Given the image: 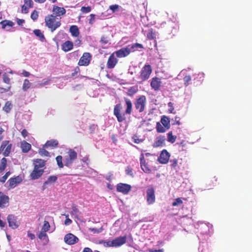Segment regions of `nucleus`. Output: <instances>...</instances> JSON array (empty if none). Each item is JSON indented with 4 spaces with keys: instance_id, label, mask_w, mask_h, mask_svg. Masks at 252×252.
<instances>
[{
    "instance_id": "f257e3e1",
    "label": "nucleus",
    "mask_w": 252,
    "mask_h": 252,
    "mask_svg": "<svg viewBox=\"0 0 252 252\" xmlns=\"http://www.w3.org/2000/svg\"><path fill=\"white\" fill-rule=\"evenodd\" d=\"M124 99L126 102V109L125 113H121L122 106L121 104H116L114 108V115L116 117L119 122L121 123L126 120V114L131 115L132 110V104L130 99L124 97Z\"/></svg>"
},
{
    "instance_id": "f03ea898",
    "label": "nucleus",
    "mask_w": 252,
    "mask_h": 252,
    "mask_svg": "<svg viewBox=\"0 0 252 252\" xmlns=\"http://www.w3.org/2000/svg\"><path fill=\"white\" fill-rule=\"evenodd\" d=\"M58 19L53 14L48 15L45 18L46 26L50 29L52 32L55 31L61 25V21L57 20Z\"/></svg>"
},
{
    "instance_id": "7ed1b4c3",
    "label": "nucleus",
    "mask_w": 252,
    "mask_h": 252,
    "mask_svg": "<svg viewBox=\"0 0 252 252\" xmlns=\"http://www.w3.org/2000/svg\"><path fill=\"white\" fill-rule=\"evenodd\" d=\"M146 103V97L144 95H140L135 99L134 103V107L139 113H142L145 109Z\"/></svg>"
},
{
    "instance_id": "20e7f679",
    "label": "nucleus",
    "mask_w": 252,
    "mask_h": 252,
    "mask_svg": "<svg viewBox=\"0 0 252 252\" xmlns=\"http://www.w3.org/2000/svg\"><path fill=\"white\" fill-rule=\"evenodd\" d=\"M12 144L9 140L2 141L0 146V154L2 153L4 157H8L10 155Z\"/></svg>"
},
{
    "instance_id": "39448f33",
    "label": "nucleus",
    "mask_w": 252,
    "mask_h": 252,
    "mask_svg": "<svg viewBox=\"0 0 252 252\" xmlns=\"http://www.w3.org/2000/svg\"><path fill=\"white\" fill-rule=\"evenodd\" d=\"M67 155L65 157L64 162L66 166H69L77 158V154L73 149H69L67 152Z\"/></svg>"
},
{
    "instance_id": "423d86ee",
    "label": "nucleus",
    "mask_w": 252,
    "mask_h": 252,
    "mask_svg": "<svg viewBox=\"0 0 252 252\" xmlns=\"http://www.w3.org/2000/svg\"><path fill=\"white\" fill-rule=\"evenodd\" d=\"M152 72V67L150 64L145 65L140 71L139 78L142 81L149 79Z\"/></svg>"
},
{
    "instance_id": "0eeeda50",
    "label": "nucleus",
    "mask_w": 252,
    "mask_h": 252,
    "mask_svg": "<svg viewBox=\"0 0 252 252\" xmlns=\"http://www.w3.org/2000/svg\"><path fill=\"white\" fill-rule=\"evenodd\" d=\"M7 220L10 227L13 229L17 228L20 225V222L17 220V218L14 215L10 214L7 216Z\"/></svg>"
},
{
    "instance_id": "6e6552de",
    "label": "nucleus",
    "mask_w": 252,
    "mask_h": 252,
    "mask_svg": "<svg viewBox=\"0 0 252 252\" xmlns=\"http://www.w3.org/2000/svg\"><path fill=\"white\" fill-rule=\"evenodd\" d=\"M92 59V56L90 53L85 52L80 59L78 64L80 66L88 65Z\"/></svg>"
},
{
    "instance_id": "1a4fd4ad",
    "label": "nucleus",
    "mask_w": 252,
    "mask_h": 252,
    "mask_svg": "<svg viewBox=\"0 0 252 252\" xmlns=\"http://www.w3.org/2000/svg\"><path fill=\"white\" fill-rule=\"evenodd\" d=\"M146 199L148 205L153 204L156 200L155 190L153 187L148 188L146 191Z\"/></svg>"
},
{
    "instance_id": "9d476101",
    "label": "nucleus",
    "mask_w": 252,
    "mask_h": 252,
    "mask_svg": "<svg viewBox=\"0 0 252 252\" xmlns=\"http://www.w3.org/2000/svg\"><path fill=\"white\" fill-rule=\"evenodd\" d=\"M118 63V60L117 59V57L113 52L108 58L106 63V67L108 69H112L115 67Z\"/></svg>"
},
{
    "instance_id": "9b49d317",
    "label": "nucleus",
    "mask_w": 252,
    "mask_h": 252,
    "mask_svg": "<svg viewBox=\"0 0 252 252\" xmlns=\"http://www.w3.org/2000/svg\"><path fill=\"white\" fill-rule=\"evenodd\" d=\"M131 52V50L128 47H123L120 50L114 52L116 56L119 58H125L128 56Z\"/></svg>"
},
{
    "instance_id": "f8f14e48",
    "label": "nucleus",
    "mask_w": 252,
    "mask_h": 252,
    "mask_svg": "<svg viewBox=\"0 0 252 252\" xmlns=\"http://www.w3.org/2000/svg\"><path fill=\"white\" fill-rule=\"evenodd\" d=\"M131 189V186L127 184L119 183L117 185V191L122 192L124 194H127Z\"/></svg>"
},
{
    "instance_id": "ddd939ff",
    "label": "nucleus",
    "mask_w": 252,
    "mask_h": 252,
    "mask_svg": "<svg viewBox=\"0 0 252 252\" xmlns=\"http://www.w3.org/2000/svg\"><path fill=\"white\" fill-rule=\"evenodd\" d=\"M170 166L172 170L176 172H179L182 167V162L177 158L171 159L169 160Z\"/></svg>"
},
{
    "instance_id": "4468645a",
    "label": "nucleus",
    "mask_w": 252,
    "mask_h": 252,
    "mask_svg": "<svg viewBox=\"0 0 252 252\" xmlns=\"http://www.w3.org/2000/svg\"><path fill=\"white\" fill-rule=\"evenodd\" d=\"M64 241L67 244L71 245L77 243L79 239L74 235L71 233H68L65 235Z\"/></svg>"
},
{
    "instance_id": "2eb2a0df",
    "label": "nucleus",
    "mask_w": 252,
    "mask_h": 252,
    "mask_svg": "<svg viewBox=\"0 0 252 252\" xmlns=\"http://www.w3.org/2000/svg\"><path fill=\"white\" fill-rule=\"evenodd\" d=\"M44 172V169H37L34 167L30 174V178L33 180L38 179L42 176Z\"/></svg>"
},
{
    "instance_id": "dca6fc26",
    "label": "nucleus",
    "mask_w": 252,
    "mask_h": 252,
    "mask_svg": "<svg viewBox=\"0 0 252 252\" xmlns=\"http://www.w3.org/2000/svg\"><path fill=\"white\" fill-rule=\"evenodd\" d=\"M169 153L166 150H163L160 154L158 161L161 164H166L169 161Z\"/></svg>"
},
{
    "instance_id": "f3484780",
    "label": "nucleus",
    "mask_w": 252,
    "mask_h": 252,
    "mask_svg": "<svg viewBox=\"0 0 252 252\" xmlns=\"http://www.w3.org/2000/svg\"><path fill=\"white\" fill-rule=\"evenodd\" d=\"M127 237L126 235L120 236L112 240L114 247H120L126 243Z\"/></svg>"
},
{
    "instance_id": "a211bd4d",
    "label": "nucleus",
    "mask_w": 252,
    "mask_h": 252,
    "mask_svg": "<svg viewBox=\"0 0 252 252\" xmlns=\"http://www.w3.org/2000/svg\"><path fill=\"white\" fill-rule=\"evenodd\" d=\"M140 166L142 170L146 173H150L151 170L148 167L147 164L145 160L144 156L143 154H141L140 157Z\"/></svg>"
},
{
    "instance_id": "6ab92c4d",
    "label": "nucleus",
    "mask_w": 252,
    "mask_h": 252,
    "mask_svg": "<svg viewBox=\"0 0 252 252\" xmlns=\"http://www.w3.org/2000/svg\"><path fill=\"white\" fill-rule=\"evenodd\" d=\"M53 15L57 17H60L64 15L66 13V10L63 7H61L57 5H54L53 7Z\"/></svg>"
},
{
    "instance_id": "aec40b11",
    "label": "nucleus",
    "mask_w": 252,
    "mask_h": 252,
    "mask_svg": "<svg viewBox=\"0 0 252 252\" xmlns=\"http://www.w3.org/2000/svg\"><path fill=\"white\" fill-rule=\"evenodd\" d=\"M9 197L0 191V208L6 207L9 205Z\"/></svg>"
},
{
    "instance_id": "412c9836",
    "label": "nucleus",
    "mask_w": 252,
    "mask_h": 252,
    "mask_svg": "<svg viewBox=\"0 0 252 252\" xmlns=\"http://www.w3.org/2000/svg\"><path fill=\"white\" fill-rule=\"evenodd\" d=\"M161 84L160 79L158 77L153 78L151 82V86L155 91H158L160 89Z\"/></svg>"
},
{
    "instance_id": "4be33fe9",
    "label": "nucleus",
    "mask_w": 252,
    "mask_h": 252,
    "mask_svg": "<svg viewBox=\"0 0 252 252\" xmlns=\"http://www.w3.org/2000/svg\"><path fill=\"white\" fill-rule=\"evenodd\" d=\"M22 181V178L19 176L15 178H11L8 180L9 186L10 188H14Z\"/></svg>"
},
{
    "instance_id": "5701e85b",
    "label": "nucleus",
    "mask_w": 252,
    "mask_h": 252,
    "mask_svg": "<svg viewBox=\"0 0 252 252\" xmlns=\"http://www.w3.org/2000/svg\"><path fill=\"white\" fill-rule=\"evenodd\" d=\"M34 167L37 169H43V168L45 166L46 161L39 158L34 159L33 160Z\"/></svg>"
},
{
    "instance_id": "b1692460",
    "label": "nucleus",
    "mask_w": 252,
    "mask_h": 252,
    "mask_svg": "<svg viewBox=\"0 0 252 252\" xmlns=\"http://www.w3.org/2000/svg\"><path fill=\"white\" fill-rule=\"evenodd\" d=\"M165 138L164 136H158L154 143V147H161L164 145Z\"/></svg>"
},
{
    "instance_id": "393cba45",
    "label": "nucleus",
    "mask_w": 252,
    "mask_h": 252,
    "mask_svg": "<svg viewBox=\"0 0 252 252\" xmlns=\"http://www.w3.org/2000/svg\"><path fill=\"white\" fill-rule=\"evenodd\" d=\"M73 47V42L69 40L65 41L62 45V50L65 52L71 50Z\"/></svg>"
},
{
    "instance_id": "a878e982",
    "label": "nucleus",
    "mask_w": 252,
    "mask_h": 252,
    "mask_svg": "<svg viewBox=\"0 0 252 252\" xmlns=\"http://www.w3.org/2000/svg\"><path fill=\"white\" fill-rule=\"evenodd\" d=\"M57 179L58 177L57 176L52 175L49 176L47 180L43 183L42 186L43 189H45L47 185L55 183L57 181Z\"/></svg>"
},
{
    "instance_id": "bb28decb",
    "label": "nucleus",
    "mask_w": 252,
    "mask_h": 252,
    "mask_svg": "<svg viewBox=\"0 0 252 252\" xmlns=\"http://www.w3.org/2000/svg\"><path fill=\"white\" fill-rule=\"evenodd\" d=\"M21 148L23 153H27L31 149L32 146L26 141H23L21 142Z\"/></svg>"
},
{
    "instance_id": "cd10ccee",
    "label": "nucleus",
    "mask_w": 252,
    "mask_h": 252,
    "mask_svg": "<svg viewBox=\"0 0 252 252\" xmlns=\"http://www.w3.org/2000/svg\"><path fill=\"white\" fill-rule=\"evenodd\" d=\"M71 209L72 211L70 212L71 215L74 216L75 218L77 219H79V215L81 214V212L79 209L74 204L71 206Z\"/></svg>"
},
{
    "instance_id": "c85d7f7f",
    "label": "nucleus",
    "mask_w": 252,
    "mask_h": 252,
    "mask_svg": "<svg viewBox=\"0 0 252 252\" xmlns=\"http://www.w3.org/2000/svg\"><path fill=\"white\" fill-rule=\"evenodd\" d=\"M160 122L166 128H170V119L168 117L164 115L161 116Z\"/></svg>"
},
{
    "instance_id": "c756f323",
    "label": "nucleus",
    "mask_w": 252,
    "mask_h": 252,
    "mask_svg": "<svg viewBox=\"0 0 252 252\" xmlns=\"http://www.w3.org/2000/svg\"><path fill=\"white\" fill-rule=\"evenodd\" d=\"M138 91V86H133L130 87L127 90L126 94L129 96H133Z\"/></svg>"
},
{
    "instance_id": "7c9ffc66",
    "label": "nucleus",
    "mask_w": 252,
    "mask_h": 252,
    "mask_svg": "<svg viewBox=\"0 0 252 252\" xmlns=\"http://www.w3.org/2000/svg\"><path fill=\"white\" fill-rule=\"evenodd\" d=\"M38 238L45 243H48L49 239L46 231L40 230L38 235Z\"/></svg>"
},
{
    "instance_id": "2f4dec72",
    "label": "nucleus",
    "mask_w": 252,
    "mask_h": 252,
    "mask_svg": "<svg viewBox=\"0 0 252 252\" xmlns=\"http://www.w3.org/2000/svg\"><path fill=\"white\" fill-rule=\"evenodd\" d=\"M69 31L73 36L77 37L79 35V29L77 26H71Z\"/></svg>"
},
{
    "instance_id": "473e14b6",
    "label": "nucleus",
    "mask_w": 252,
    "mask_h": 252,
    "mask_svg": "<svg viewBox=\"0 0 252 252\" xmlns=\"http://www.w3.org/2000/svg\"><path fill=\"white\" fill-rule=\"evenodd\" d=\"M169 128H166L164 126L159 122H157L156 124L157 131L158 133H164Z\"/></svg>"
},
{
    "instance_id": "72a5a7b5",
    "label": "nucleus",
    "mask_w": 252,
    "mask_h": 252,
    "mask_svg": "<svg viewBox=\"0 0 252 252\" xmlns=\"http://www.w3.org/2000/svg\"><path fill=\"white\" fill-rule=\"evenodd\" d=\"M0 24L1 25L2 29H4L6 26L12 27L14 25V23L9 20H3L0 22Z\"/></svg>"
},
{
    "instance_id": "f704fd0d",
    "label": "nucleus",
    "mask_w": 252,
    "mask_h": 252,
    "mask_svg": "<svg viewBox=\"0 0 252 252\" xmlns=\"http://www.w3.org/2000/svg\"><path fill=\"white\" fill-rule=\"evenodd\" d=\"M7 166V159L5 158H3L0 160V173H2L5 169Z\"/></svg>"
},
{
    "instance_id": "c9c22d12",
    "label": "nucleus",
    "mask_w": 252,
    "mask_h": 252,
    "mask_svg": "<svg viewBox=\"0 0 252 252\" xmlns=\"http://www.w3.org/2000/svg\"><path fill=\"white\" fill-rule=\"evenodd\" d=\"M59 144L58 141L57 140H50L46 142L45 144V146L57 147Z\"/></svg>"
},
{
    "instance_id": "e433bc0d",
    "label": "nucleus",
    "mask_w": 252,
    "mask_h": 252,
    "mask_svg": "<svg viewBox=\"0 0 252 252\" xmlns=\"http://www.w3.org/2000/svg\"><path fill=\"white\" fill-rule=\"evenodd\" d=\"M167 141L171 143H173L176 141L177 136L175 135H173L172 132L170 131L167 134Z\"/></svg>"
},
{
    "instance_id": "4c0bfd02",
    "label": "nucleus",
    "mask_w": 252,
    "mask_h": 252,
    "mask_svg": "<svg viewBox=\"0 0 252 252\" xmlns=\"http://www.w3.org/2000/svg\"><path fill=\"white\" fill-rule=\"evenodd\" d=\"M33 33L36 36L39 38L41 41H43L45 40V37L40 30H34L33 31Z\"/></svg>"
},
{
    "instance_id": "58836bf2",
    "label": "nucleus",
    "mask_w": 252,
    "mask_h": 252,
    "mask_svg": "<svg viewBox=\"0 0 252 252\" xmlns=\"http://www.w3.org/2000/svg\"><path fill=\"white\" fill-rule=\"evenodd\" d=\"M12 106L11 103L10 101H7L3 107V110L6 113H9L11 110Z\"/></svg>"
},
{
    "instance_id": "ea45409f",
    "label": "nucleus",
    "mask_w": 252,
    "mask_h": 252,
    "mask_svg": "<svg viewBox=\"0 0 252 252\" xmlns=\"http://www.w3.org/2000/svg\"><path fill=\"white\" fill-rule=\"evenodd\" d=\"M31 83L28 79H26L24 81L22 89L23 91H26L31 87Z\"/></svg>"
},
{
    "instance_id": "a19ab883",
    "label": "nucleus",
    "mask_w": 252,
    "mask_h": 252,
    "mask_svg": "<svg viewBox=\"0 0 252 252\" xmlns=\"http://www.w3.org/2000/svg\"><path fill=\"white\" fill-rule=\"evenodd\" d=\"M99 244H102L104 247H114L112 241H106L104 240H100L99 242Z\"/></svg>"
},
{
    "instance_id": "79ce46f5",
    "label": "nucleus",
    "mask_w": 252,
    "mask_h": 252,
    "mask_svg": "<svg viewBox=\"0 0 252 252\" xmlns=\"http://www.w3.org/2000/svg\"><path fill=\"white\" fill-rule=\"evenodd\" d=\"M57 164L59 168H62L63 167V157L62 156H58L56 158Z\"/></svg>"
},
{
    "instance_id": "37998d69",
    "label": "nucleus",
    "mask_w": 252,
    "mask_h": 252,
    "mask_svg": "<svg viewBox=\"0 0 252 252\" xmlns=\"http://www.w3.org/2000/svg\"><path fill=\"white\" fill-rule=\"evenodd\" d=\"M147 37L149 39H153L156 37L155 33L152 29L149 30Z\"/></svg>"
},
{
    "instance_id": "c03bdc74",
    "label": "nucleus",
    "mask_w": 252,
    "mask_h": 252,
    "mask_svg": "<svg viewBox=\"0 0 252 252\" xmlns=\"http://www.w3.org/2000/svg\"><path fill=\"white\" fill-rule=\"evenodd\" d=\"M50 228V225L48 221L44 220V224L41 228V230L44 231H48Z\"/></svg>"
},
{
    "instance_id": "a18cd8bd",
    "label": "nucleus",
    "mask_w": 252,
    "mask_h": 252,
    "mask_svg": "<svg viewBox=\"0 0 252 252\" xmlns=\"http://www.w3.org/2000/svg\"><path fill=\"white\" fill-rule=\"evenodd\" d=\"M183 80H184V84L186 86H188L190 83V81L191 80V76L190 75H186L184 78H183Z\"/></svg>"
},
{
    "instance_id": "49530a36",
    "label": "nucleus",
    "mask_w": 252,
    "mask_h": 252,
    "mask_svg": "<svg viewBox=\"0 0 252 252\" xmlns=\"http://www.w3.org/2000/svg\"><path fill=\"white\" fill-rule=\"evenodd\" d=\"M183 203V201L181 198H176L174 202H172V205L173 206H177L180 205Z\"/></svg>"
},
{
    "instance_id": "de8ad7c7",
    "label": "nucleus",
    "mask_w": 252,
    "mask_h": 252,
    "mask_svg": "<svg viewBox=\"0 0 252 252\" xmlns=\"http://www.w3.org/2000/svg\"><path fill=\"white\" fill-rule=\"evenodd\" d=\"M125 172L126 175H129L132 177L134 176L133 169L130 166L127 167L126 169L125 170Z\"/></svg>"
},
{
    "instance_id": "09e8293b",
    "label": "nucleus",
    "mask_w": 252,
    "mask_h": 252,
    "mask_svg": "<svg viewBox=\"0 0 252 252\" xmlns=\"http://www.w3.org/2000/svg\"><path fill=\"white\" fill-rule=\"evenodd\" d=\"M92 10L91 7L88 6L87 7L82 6L81 8V11L84 13H88L91 12Z\"/></svg>"
},
{
    "instance_id": "8fccbe9b",
    "label": "nucleus",
    "mask_w": 252,
    "mask_h": 252,
    "mask_svg": "<svg viewBox=\"0 0 252 252\" xmlns=\"http://www.w3.org/2000/svg\"><path fill=\"white\" fill-rule=\"evenodd\" d=\"M10 171H8V172H6L5 175L0 178V182L2 183H4L6 181V180H7V178L10 175Z\"/></svg>"
},
{
    "instance_id": "3c124183",
    "label": "nucleus",
    "mask_w": 252,
    "mask_h": 252,
    "mask_svg": "<svg viewBox=\"0 0 252 252\" xmlns=\"http://www.w3.org/2000/svg\"><path fill=\"white\" fill-rule=\"evenodd\" d=\"M3 82L7 84H10V79L9 77V76L6 73H4L3 74Z\"/></svg>"
},
{
    "instance_id": "603ef678",
    "label": "nucleus",
    "mask_w": 252,
    "mask_h": 252,
    "mask_svg": "<svg viewBox=\"0 0 252 252\" xmlns=\"http://www.w3.org/2000/svg\"><path fill=\"white\" fill-rule=\"evenodd\" d=\"M109 41V40L107 36L103 35L101 37L100 42L102 44H106L107 43H108Z\"/></svg>"
},
{
    "instance_id": "864d4df0",
    "label": "nucleus",
    "mask_w": 252,
    "mask_h": 252,
    "mask_svg": "<svg viewBox=\"0 0 252 252\" xmlns=\"http://www.w3.org/2000/svg\"><path fill=\"white\" fill-rule=\"evenodd\" d=\"M39 153L42 156H46V157L49 156V153L44 149H40L39 151Z\"/></svg>"
},
{
    "instance_id": "5fc2aeb1",
    "label": "nucleus",
    "mask_w": 252,
    "mask_h": 252,
    "mask_svg": "<svg viewBox=\"0 0 252 252\" xmlns=\"http://www.w3.org/2000/svg\"><path fill=\"white\" fill-rule=\"evenodd\" d=\"M31 18L33 20L35 21L37 19L38 17V13L37 11L34 10L31 14Z\"/></svg>"
},
{
    "instance_id": "6e6d98bb",
    "label": "nucleus",
    "mask_w": 252,
    "mask_h": 252,
    "mask_svg": "<svg viewBox=\"0 0 252 252\" xmlns=\"http://www.w3.org/2000/svg\"><path fill=\"white\" fill-rule=\"evenodd\" d=\"M64 216H65L66 218L64 221V224L66 225H69L71 224L72 223V220L69 219V215L68 214H64Z\"/></svg>"
},
{
    "instance_id": "4d7b16f0",
    "label": "nucleus",
    "mask_w": 252,
    "mask_h": 252,
    "mask_svg": "<svg viewBox=\"0 0 252 252\" xmlns=\"http://www.w3.org/2000/svg\"><path fill=\"white\" fill-rule=\"evenodd\" d=\"M140 48V49H143L144 47H143V46L142 44L136 43L132 44L130 49H134L135 48Z\"/></svg>"
},
{
    "instance_id": "13d9d810",
    "label": "nucleus",
    "mask_w": 252,
    "mask_h": 252,
    "mask_svg": "<svg viewBox=\"0 0 252 252\" xmlns=\"http://www.w3.org/2000/svg\"><path fill=\"white\" fill-rule=\"evenodd\" d=\"M168 106L169 107V109H168V111L170 113H175L174 112V108L173 106V103L171 102H169L168 103Z\"/></svg>"
},
{
    "instance_id": "bf43d9fd",
    "label": "nucleus",
    "mask_w": 252,
    "mask_h": 252,
    "mask_svg": "<svg viewBox=\"0 0 252 252\" xmlns=\"http://www.w3.org/2000/svg\"><path fill=\"white\" fill-rule=\"evenodd\" d=\"M25 4L26 6H28L30 8L32 7L33 2L32 0H24Z\"/></svg>"
},
{
    "instance_id": "052dcab7",
    "label": "nucleus",
    "mask_w": 252,
    "mask_h": 252,
    "mask_svg": "<svg viewBox=\"0 0 252 252\" xmlns=\"http://www.w3.org/2000/svg\"><path fill=\"white\" fill-rule=\"evenodd\" d=\"M119 7V6L117 4L111 5L109 6V9L114 12L118 9Z\"/></svg>"
},
{
    "instance_id": "680f3d73",
    "label": "nucleus",
    "mask_w": 252,
    "mask_h": 252,
    "mask_svg": "<svg viewBox=\"0 0 252 252\" xmlns=\"http://www.w3.org/2000/svg\"><path fill=\"white\" fill-rule=\"evenodd\" d=\"M90 18L89 19V24L91 25H92L94 24V21H95V15L94 14H91L90 15Z\"/></svg>"
},
{
    "instance_id": "e2e57ef3",
    "label": "nucleus",
    "mask_w": 252,
    "mask_h": 252,
    "mask_svg": "<svg viewBox=\"0 0 252 252\" xmlns=\"http://www.w3.org/2000/svg\"><path fill=\"white\" fill-rule=\"evenodd\" d=\"M181 124V123L180 122V118L178 116H176L175 117L174 123L173 124V125H177L180 126Z\"/></svg>"
},
{
    "instance_id": "0e129e2a",
    "label": "nucleus",
    "mask_w": 252,
    "mask_h": 252,
    "mask_svg": "<svg viewBox=\"0 0 252 252\" xmlns=\"http://www.w3.org/2000/svg\"><path fill=\"white\" fill-rule=\"evenodd\" d=\"M90 230L92 232H93L94 233H99L102 231V228H101L99 229H98L95 228H90Z\"/></svg>"
},
{
    "instance_id": "69168bd1",
    "label": "nucleus",
    "mask_w": 252,
    "mask_h": 252,
    "mask_svg": "<svg viewBox=\"0 0 252 252\" xmlns=\"http://www.w3.org/2000/svg\"><path fill=\"white\" fill-rule=\"evenodd\" d=\"M80 71V69L78 66L74 68V72L72 73L71 75L72 76H74L75 75H76L77 73H78Z\"/></svg>"
},
{
    "instance_id": "338daca9",
    "label": "nucleus",
    "mask_w": 252,
    "mask_h": 252,
    "mask_svg": "<svg viewBox=\"0 0 252 252\" xmlns=\"http://www.w3.org/2000/svg\"><path fill=\"white\" fill-rule=\"evenodd\" d=\"M132 139H133L134 143H137V144H138L142 141V140L139 139L137 137V136H134L132 137Z\"/></svg>"
},
{
    "instance_id": "774afa93",
    "label": "nucleus",
    "mask_w": 252,
    "mask_h": 252,
    "mask_svg": "<svg viewBox=\"0 0 252 252\" xmlns=\"http://www.w3.org/2000/svg\"><path fill=\"white\" fill-rule=\"evenodd\" d=\"M149 252H164V250L163 249L159 250L149 249Z\"/></svg>"
}]
</instances>
